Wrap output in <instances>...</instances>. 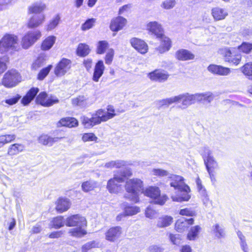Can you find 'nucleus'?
Returning <instances> with one entry per match:
<instances>
[{"label":"nucleus","mask_w":252,"mask_h":252,"mask_svg":"<svg viewBox=\"0 0 252 252\" xmlns=\"http://www.w3.org/2000/svg\"><path fill=\"white\" fill-rule=\"evenodd\" d=\"M82 123L86 128H91L95 125L100 124L102 121L100 117L96 115V112L92 115L90 118L82 116L81 118Z\"/></svg>","instance_id":"2eb2a0df"},{"label":"nucleus","mask_w":252,"mask_h":252,"mask_svg":"<svg viewBox=\"0 0 252 252\" xmlns=\"http://www.w3.org/2000/svg\"><path fill=\"white\" fill-rule=\"evenodd\" d=\"M41 36V33L38 30L28 32L23 37L22 45L24 48L28 49Z\"/></svg>","instance_id":"0eeeda50"},{"label":"nucleus","mask_w":252,"mask_h":252,"mask_svg":"<svg viewBox=\"0 0 252 252\" xmlns=\"http://www.w3.org/2000/svg\"><path fill=\"white\" fill-rule=\"evenodd\" d=\"M96 19L91 18L86 20V21L82 25L81 29L83 31H86L92 28L95 22Z\"/></svg>","instance_id":"3c124183"},{"label":"nucleus","mask_w":252,"mask_h":252,"mask_svg":"<svg viewBox=\"0 0 252 252\" xmlns=\"http://www.w3.org/2000/svg\"><path fill=\"white\" fill-rule=\"evenodd\" d=\"M56 40V37L54 36H50L46 38L41 44V49L43 50H48L50 49L54 44Z\"/></svg>","instance_id":"4c0bfd02"},{"label":"nucleus","mask_w":252,"mask_h":252,"mask_svg":"<svg viewBox=\"0 0 252 252\" xmlns=\"http://www.w3.org/2000/svg\"><path fill=\"white\" fill-rule=\"evenodd\" d=\"M45 8V5L42 3H35L33 4L29 8V12L31 13H35V14H41V12H42L44 8Z\"/></svg>","instance_id":"37998d69"},{"label":"nucleus","mask_w":252,"mask_h":252,"mask_svg":"<svg viewBox=\"0 0 252 252\" xmlns=\"http://www.w3.org/2000/svg\"><path fill=\"white\" fill-rule=\"evenodd\" d=\"M44 21V15L43 14H35L33 15L28 22L29 28L37 27L43 23Z\"/></svg>","instance_id":"bb28decb"},{"label":"nucleus","mask_w":252,"mask_h":252,"mask_svg":"<svg viewBox=\"0 0 252 252\" xmlns=\"http://www.w3.org/2000/svg\"><path fill=\"white\" fill-rule=\"evenodd\" d=\"M173 221V218L170 216H162L158 218L157 222V226L159 228H163L170 225Z\"/></svg>","instance_id":"72a5a7b5"},{"label":"nucleus","mask_w":252,"mask_h":252,"mask_svg":"<svg viewBox=\"0 0 252 252\" xmlns=\"http://www.w3.org/2000/svg\"><path fill=\"white\" fill-rule=\"evenodd\" d=\"M60 17L59 15H57L48 25L47 30L50 31L54 29L59 23Z\"/></svg>","instance_id":"bf43d9fd"},{"label":"nucleus","mask_w":252,"mask_h":252,"mask_svg":"<svg viewBox=\"0 0 252 252\" xmlns=\"http://www.w3.org/2000/svg\"><path fill=\"white\" fill-rule=\"evenodd\" d=\"M105 66L102 61H98L96 63L94 72L93 76V80L95 82H98L100 77L102 75Z\"/></svg>","instance_id":"cd10ccee"},{"label":"nucleus","mask_w":252,"mask_h":252,"mask_svg":"<svg viewBox=\"0 0 252 252\" xmlns=\"http://www.w3.org/2000/svg\"><path fill=\"white\" fill-rule=\"evenodd\" d=\"M37 103L41 104L44 107H49L59 102V100L56 97L51 96L48 97L47 94L45 92L40 93L36 98Z\"/></svg>","instance_id":"9b49d317"},{"label":"nucleus","mask_w":252,"mask_h":252,"mask_svg":"<svg viewBox=\"0 0 252 252\" xmlns=\"http://www.w3.org/2000/svg\"><path fill=\"white\" fill-rule=\"evenodd\" d=\"M130 43L131 45L141 54H144L147 52L148 46L144 41L133 37L130 39Z\"/></svg>","instance_id":"dca6fc26"},{"label":"nucleus","mask_w":252,"mask_h":252,"mask_svg":"<svg viewBox=\"0 0 252 252\" xmlns=\"http://www.w3.org/2000/svg\"><path fill=\"white\" fill-rule=\"evenodd\" d=\"M24 146L22 144H14L12 145L8 149V154L12 156L18 154L24 150Z\"/></svg>","instance_id":"a19ab883"},{"label":"nucleus","mask_w":252,"mask_h":252,"mask_svg":"<svg viewBox=\"0 0 252 252\" xmlns=\"http://www.w3.org/2000/svg\"><path fill=\"white\" fill-rule=\"evenodd\" d=\"M18 38L15 35L6 34L0 41V53H3L9 49H16L18 45Z\"/></svg>","instance_id":"20e7f679"},{"label":"nucleus","mask_w":252,"mask_h":252,"mask_svg":"<svg viewBox=\"0 0 252 252\" xmlns=\"http://www.w3.org/2000/svg\"><path fill=\"white\" fill-rule=\"evenodd\" d=\"M65 225L67 227L79 226L69 229L68 233L71 236L81 238L88 234L85 229L87 226V221L84 217L80 214L68 216L65 220Z\"/></svg>","instance_id":"f03ea898"},{"label":"nucleus","mask_w":252,"mask_h":252,"mask_svg":"<svg viewBox=\"0 0 252 252\" xmlns=\"http://www.w3.org/2000/svg\"><path fill=\"white\" fill-rule=\"evenodd\" d=\"M126 20L121 16H119L112 20L110 24V29L112 31L118 32L125 26Z\"/></svg>","instance_id":"b1692460"},{"label":"nucleus","mask_w":252,"mask_h":252,"mask_svg":"<svg viewBox=\"0 0 252 252\" xmlns=\"http://www.w3.org/2000/svg\"><path fill=\"white\" fill-rule=\"evenodd\" d=\"M203 101H207L208 103H210L214 98L213 94L210 92L203 93Z\"/></svg>","instance_id":"338daca9"},{"label":"nucleus","mask_w":252,"mask_h":252,"mask_svg":"<svg viewBox=\"0 0 252 252\" xmlns=\"http://www.w3.org/2000/svg\"><path fill=\"white\" fill-rule=\"evenodd\" d=\"M52 68V65H49L48 66L42 69L38 74L37 79L40 80H43L48 74Z\"/></svg>","instance_id":"09e8293b"},{"label":"nucleus","mask_w":252,"mask_h":252,"mask_svg":"<svg viewBox=\"0 0 252 252\" xmlns=\"http://www.w3.org/2000/svg\"><path fill=\"white\" fill-rule=\"evenodd\" d=\"M16 138L14 134H6L0 135V148L5 144L11 142Z\"/></svg>","instance_id":"79ce46f5"},{"label":"nucleus","mask_w":252,"mask_h":252,"mask_svg":"<svg viewBox=\"0 0 252 252\" xmlns=\"http://www.w3.org/2000/svg\"><path fill=\"white\" fill-rule=\"evenodd\" d=\"M155 103L158 109L164 105L168 106L174 103H182L181 94H180L178 95H176L170 98L159 100L156 101Z\"/></svg>","instance_id":"412c9836"},{"label":"nucleus","mask_w":252,"mask_h":252,"mask_svg":"<svg viewBox=\"0 0 252 252\" xmlns=\"http://www.w3.org/2000/svg\"><path fill=\"white\" fill-rule=\"evenodd\" d=\"M38 92L39 89L37 88H31L22 99V103L24 105L29 104L34 99Z\"/></svg>","instance_id":"c756f323"},{"label":"nucleus","mask_w":252,"mask_h":252,"mask_svg":"<svg viewBox=\"0 0 252 252\" xmlns=\"http://www.w3.org/2000/svg\"><path fill=\"white\" fill-rule=\"evenodd\" d=\"M61 138H62L59 137L53 138L48 135L43 134L39 137L38 141L40 143H41L44 145L51 146L54 143L58 142V141Z\"/></svg>","instance_id":"473e14b6"},{"label":"nucleus","mask_w":252,"mask_h":252,"mask_svg":"<svg viewBox=\"0 0 252 252\" xmlns=\"http://www.w3.org/2000/svg\"><path fill=\"white\" fill-rule=\"evenodd\" d=\"M170 179V186L175 189H190L189 186L185 182V179L182 176L171 174L169 177Z\"/></svg>","instance_id":"f8f14e48"},{"label":"nucleus","mask_w":252,"mask_h":252,"mask_svg":"<svg viewBox=\"0 0 252 252\" xmlns=\"http://www.w3.org/2000/svg\"><path fill=\"white\" fill-rule=\"evenodd\" d=\"M71 62L70 60L63 58L56 66L54 72L57 76H62L70 70Z\"/></svg>","instance_id":"6e6552de"},{"label":"nucleus","mask_w":252,"mask_h":252,"mask_svg":"<svg viewBox=\"0 0 252 252\" xmlns=\"http://www.w3.org/2000/svg\"><path fill=\"white\" fill-rule=\"evenodd\" d=\"M147 30L155 34L157 38L161 37L163 34V29L160 24L156 21L151 22L147 25Z\"/></svg>","instance_id":"4be33fe9"},{"label":"nucleus","mask_w":252,"mask_h":252,"mask_svg":"<svg viewBox=\"0 0 252 252\" xmlns=\"http://www.w3.org/2000/svg\"><path fill=\"white\" fill-rule=\"evenodd\" d=\"M124 212L126 216H133L140 212V208L137 206L127 205L124 208Z\"/></svg>","instance_id":"58836bf2"},{"label":"nucleus","mask_w":252,"mask_h":252,"mask_svg":"<svg viewBox=\"0 0 252 252\" xmlns=\"http://www.w3.org/2000/svg\"><path fill=\"white\" fill-rule=\"evenodd\" d=\"M204 154L207 158H204V161L210 178L213 181L215 179V170L219 168L218 163L214 158L211 156L212 152L208 148H204Z\"/></svg>","instance_id":"7ed1b4c3"},{"label":"nucleus","mask_w":252,"mask_h":252,"mask_svg":"<svg viewBox=\"0 0 252 252\" xmlns=\"http://www.w3.org/2000/svg\"><path fill=\"white\" fill-rule=\"evenodd\" d=\"M182 109H186L189 106L194 104L195 102H201L203 101V93H198L193 94L189 93L182 94Z\"/></svg>","instance_id":"423d86ee"},{"label":"nucleus","mask_w":252,"mask_h":252,"mask_svg":"<svg viewBox=\"0 0 252 252\" xmlns=\"http://www.w3.org/2000/svg\"><path fill=\"white\" fill-rule=\"evenodd\" d=\"M126 189H142L143 187V182L139 179L133 178L126 182Z\"/></svg>","instance_id":"2f4dec72"},{"label":"nucleus","mask_w":252,"mask_h":252,"mask_svg":"<svg viewBox=\"0 0 252 252\" xmlns=\"http://www.w3.org/2000/svg\"><path fill=\"white\" fill-rule=\"evenodd\" d=\"M156 214V212L151 206H148L145 210L146 217L152 219Z\"/></svg>","instance_id":"0e129e2a"},{"label":"nucleus","mask_w":252,"mask_h":252,"mask_svg":"<svg viewBox=\"0 0 252 252\" xmlns=\"http://www.w3.org/2000/svg\"><path fill=\"white\" fill-rule=\"evenodd\" d=\"M208 70L210 72L220 76L228 75L230 73L229 68L223 67L221 65L210 64L208 67Z\"/></svg>","instance_id":"aec40b11"},{"label":"nucleus","mask_w":252,"mask_h":252,"mask_svg":"<svg viewBox=\"0 0 252 252\" xmlns=\"http://www.w3.org/2000/svg\"><path fill=\"white\" fill-rule=\"evenodd\" d=\"M127 165H129L127 162L123 160H114V167L116 168H120Z\"/></svg>","instance_id":"774afa93"},{"label":"nucleus","mask_w":252,"mask_h":252,"mask_svg":"<svg viewBox=\"0 0 252 252\" xmlns=\"http://www.w3.org/2000/svg\"><path fill=\"white\" fill-rule=\"evenodd\" d=\"M179 214L181 216H186L188 217H193L196 216V212L191 209L186 208L182 209L179 211Z\"/></svg>","instance_id":"13d9d810"},{"label":"nucleus","mask_w":252,"mask_h":252,"mask_svg":"<svg viewBox=\"0 0 252 252\" xmlns=\"http://www.w3.org/2000/svg\"><path fill=\"white\" fill-rule=\"evenodd\" d=\"M64 226V218L63 216L54 217L50 223V228L59 229Z\"/></svg>","instance_id":"c9c22d12"},{"label":"nucleus","mask_w":252,"mask_h":252,"mask_svg":"<svg viewBox=\"0 0 252 252\" xmlns=\"http://www.w3.org/2000/svg\"><path fill=\"white\" fill-rule=\"evenodd\" d=\"M190 190H177L174 194L171 195L173 201L182 202L188 201L191 197L189 194Z\"/></svg>","instance_id":"6ab92c4d"},{"label":"nucleus","mask_w":252,"mask_h":252,"mask_svg":"<svg viewBox=\"0 0 252 252\" xmlns=\"http://www.w3.org/2000/svg\"><path fill=\"white\" fill-rule=\"evenodd\" d=\"M108 43L106 41L102 40L98 42L97 46V53L99 54H103L105 50L108 48Z\"/></svg>","instance_id":"49530a36"},{"label":"nucleus","mask_w":252,"mask_h":252,"mask_svg":"<svg viewBox=\"0 0 252 252\" xmlns=\"http://www.w3.org/2000/svg\"><path fill=\"white\" fill-rule=\"evenodd\" d=\"M164 249L161 246L157 245H153L148 248L149 252H164Z\"/></svg>","instance_id":"e2e57ef3"},{"label":"nucleus","mask_w":252,"mask_h":252,"mask_svg":"<svg viewBox=\"0 0 252 252\" xmlns=\"http://www.w3.org/2000/svg\"><path fill=\"white\" fill-rule=\"evenodd\" d=\"M98 247V244L95 241L88 242L84 244L81 247L82 252H88L92 249Z\"/></svg>","instance_id":"a18cd8bd"},{"label":"nucleus","mask_w":252,"mask_h":252,"mask_svg":"<svg viewBox=\"0 0 252 252\" xmlns=\"http://www.w3.org/2000/svg\"><path fill=\"white\" fill-rule=\"evenodd\" d=\"M252 44L244 42L241 45L238 47V48L237 50H238V53L242 51L245 53H248L252 50Z\"/></svg>","instance_id":"8fccbe9b"},{"label":"nucleus","mask_w":252,"mask_h":252,"mask_svg":"<svg viewBox=\"0 0 252 252\" xmlns=\"http://www.w3.org/2000/svg\"><path fill=\"white\" fill-rule=\"evenodd\" d=\"M73 105L84 108L89 106L91 103L89 102V98L87 95H79L72 99Z\"/></svg>","instance_id":"393cba45"},{"label":"nucleus","mask_w":252,"mask_h":252,"mask_svg":"<svg viewBox=\"0 0 252 252\" xmlns=\"http://www.w3.org/2000/svg\"><path fill=\"white\" fill-rule=\"evenodd\" d=\"M21 97V96L18 94L14 96H9L5 99V102L9 105H13L17 103Z\"/></svg>","instance_id":"6e6d98bb"},{"label":"nucleus","mask_w":252,"mask_h":252,"mask_svg":"<svg viewBox=\"0 0 252 252\" xmlns=\"http://www.w3.org/2000/svg\"><path fill=\"white\" fill-rule=\"evenodd\" d=\"M122 234L121 226H116L110 227L105 233V239L110 242L116 241Z\"/></svg>","instance_id":"9d476101"},{"label":"nucleus","mask_w":252,"mask_h":252,"mask_svg":"<svg viewBox=\"0 0 252 252\" xmlns=\"http://www.w3.org/2000/svg\"><path fill=\"white\" fill-rule=\"evenodd\" d=\"M214 233L215 234V236L220 238L223 236V230L221 229V227L220 226L219 224H216L214 226Z\"/></svg>","instance_id":"680f3d73"},{"label":"nucleus","mask_w":252,"mask_h":252,"mask_svg":"<svg viewBox=\"0 0 252 252\" xmlns=\"http://www.w3.org/2000/svg\"><path fill=\"white\" fill-rule=\"evenodd\" d=\"M148 76L152 81L163 82L167 80L169 74L163 70L156 69L148 73Z\"/></svg>","instance_id":"f3484780"},{"label":"nucleus","mask_w":252,"mask_h":252,"mask_svg":"<svg viewBox=\"0 0 252 252\" xmlns=\"http://www.w3.org/2000/svg\"><path fill=\"white\" fill-rule=\"evenodd\" d=\"M140 191L149 197L151 199V203L155 204L163 205L168 199L167 195L160 194V190H127L125 197L131 202L137 203Z\"/></svg>","instance_id":"f257e3e1"},{"label":"nucleus","mask_w":252,"mask_h":252,"mask_svg":"<svg viewBox=\"0 0 252 252\" xmlns=\"http://www.w3.org/2000/svg\"><path fill=\"white\" fill-rule=\"evenodd\" d=\"M158 38L160 39L161 44L158 47L156 48V50L160 54L169 50L171 46L170 39L165 36L164 34L161 37H158Z\"/></svg>","instance_id":"a878e982"},{"label":"nucleus","mask_w":252,"mask_h":252,"mask_svg":"<svg viewBox=\"0 0 252 252\" xmlns=\"http://www.w3.org/2000/svg\"><path fill=\"white\" fill-rule=\"evenodd\" d=\"M224 61L234 64L237 65L239 63L241 56L238 53V50L235 48L226 49L224 53Z\"/></svg>","instance_id":"1a4fd4ad"},{"label":"nucleus","mask_w":252,"mask_h":252,"mask_svg":"<svg viewBox=\"0 0 252 252\" xmlns=\"http://www.w3.org/2000/svg\"><path fill=\"white\" fill-rule=\"evenodd\" d=\"M97 183L94 181L89 180L85 182L82 184V189H90L91 188H98Z\"/></svg>","instance_id":"603ef678"},{"label":"nucleus","mask_w":252,"mask_h":252,"mask_svg":"<svg viewBox=\"0 0 252 252\" xmlns=\"http://www.w3.org/2000/svg\"><path fill=\"white\" fill-rule=\"evenodd\" d=\"M55 210L58 213L67 211L71 207V203L69 199L60 197L55 202Z\"/></svg>","instance_id":"4468645a"},{"label":"nucleus","mask_w":252,"mask_h":252,"mask_svg":"<svg viewBox=\"0 0 252 252\" xmlns=\"http://www.w3.org/2000/svg\"><path fill=\"white\" fill-rule=\"evenodd\" d=\"M96 115L100 117L102 122H104L113 118L116 114L113 107L111 105H108L107 111L102 109H99L96 111Z\"/></svg>","instance_id":"a211bd4d"},{"label":"nucleus","mask_w":252,"mask_h":252,"mask_svg":"<svg viewBox=\"0 0 252 252\" xmlns=\"http://www.w3.org/2000/svg\"><path fill=\"white\" fill-rule=\"evenodd\" d=\"M193 218H182L178 219L175 222L174 228L178 232L182 233L186 230L190 225L194 223Z\"/></svg>","instance_id":"ddd939ff"},{"label":"nucleus","mask_w":252,"mask_h":252,"mask_svg":"<svg viewBox=\"0 0 252 252\" xmlns=\"http://www.w3.org/2000/svg\"><path fill=\"white\" fill-rule=\"evenodd\" d=\"M124 182L123 177H119L116 174L114 177L110 179L107 183V189H116L119 187V184Z\"/></svg>","instance_id":"f704fd0d"},{"label":"nucleus","mask_w":252,"mask_h":252,"mask_svg":"<svg viewBox=\"0 0 252 252\" xmlns=\"http://www.w3.org/2000/svg\"><path fill=\"white\" fill-rule=\"evenodd\" d=\"M114 54V51L113 49H110L107 53L105 58V62L106 64H110L111 63L113 59Z\"/></svg>","instance_id":"052dcab7"},{"label":"nucleus","mask_w":252,"mask_h":252,"mask_svg":"<svg viewBox=\"0 0 252 252\" xmlns=\"http://www.w3.org/2000/svg\"><path fill=\"white\" fill-rule=\"evenodd\" d=\"M242 72L248 77V78L252 80V63H247L242 67Z\"/></svg>","instance_id":"c03bdc74"},{"label":"nucleus","mask_w":252,"mask_h":252,"mask_svg":"<svg viewBox=\"0 0 252 252\" xmlns=\"http://www.w3.org/2000/svg\"><path fill=\"white\" fill-rule=\"evenodd\" d=\"M21 77L19 73L15 70H10L7 72L3 77L2 85L7 88L15 86L20 82Z\"/></svg>","instance_id":"39448f33"},{"label":"nucleus","mask_w":252,"mask_h":252,"mask_svg":"<svg viewBox=\"0 0 252 252\" xmlns=\"http://www.w3.org/2000/svg\"><path fill=\"white\" fill-rule=\"evenodd\" d=\"M168 237L170 241L173 245H177L179 244L182 240L181 236L179 234L170 233Z\"/></svg>","instance_id":"864d4df0"},{"label":"nucleus","mask_w":252,"mask_h":252,"mask_svg":"<svg viewBox=\"0 0 252 252\" xmlns=\"http://www.w3.org/2000/svg\"><path fill=\"white\" fill-rule=\"evenodd\" d=\"M82 139L85 142L96 141L97 137L93 133H87L83 134Z\"/></svg>","instance_id":"5fc2aeb1"},{"label":"nucleus","mask_w":252,"mask_h":252,"mask_svg":"<svg viewBox=\"0 0 252 252\" xmlns=\"http://www.w3.org/2000/svg\"><path fill=\"white\" fill-rule=\"evenodd\" d=\"M175 58L182 61H186L193 60L194 58V55L189 51L186 49H180L175 53Z\"/></svg>","instance_id":"5701e85b"},{"label":"nucleus","mask_w":252,"mask_h":252,"mask_svg":"<svg viewBox=\"0 0 252 252\" xmlns=\"http://www.w3.org/2000/svg\"><path fill=\"white\" fill-rule=\"evenodd\" d=\"M211 14L216 21L223 20L228 15V13L225 9L219 7L212 8Z\"/></svg>","instance_id":"c85d7f7f"},{"label":"nucleus","mask_w":252,"mask_h":252,"mask_svg":"<svg viewBox=\"0 0 252 252\" xmlns=\"http://www.w3.org/2000/svg\"><path fill=\"white\" fill-rule=\"evenodd\" d=\"M152 174L154 176H156L159 177H164L166 176H170L171 174L169 173L164 169H153L152 171Z\"/></svg>","instance_id":"de8ad7c7"},{"label":"nucleus","mask_w":252,"mask_h":252,"mask_svg":"<svg viewBox=\"0 0 252 252\" xmlns=\"http://www.w3.org/2000/svg\"><path fill=\"white\" fill-rule=\"evenodd\" d=\"M201 229V227L198 225L192 226L187 234V239L189 241L196 240L198 237Z\"/></svg>","instance_id":"7c9ffc66"},{"label":"nucleus","mask_w":252,"mask_h":252,"mask_svg":"<svg viewBox=\"0 0 252 252\" xmlns=\"http://www.w3.org/2000/svg\"><path fill=\"white\" fill-rule=\"evenodd\" d=\"M175 4V0H165L161 4V7L165 9H170L173 8Z\"/></svg>","instance_id":"4d7b16f0"},{"label":"nucleus","mask_w":252,"mask_h":252,"mask_svg":"<svg viewBox=\"0 0 252 252\" xmlns=\"http://www.w3.org/2000/svg\"><path fill=\"white\" fill-rule=\"evenodd\" d=\"M90 51V50L88 45L83 43H80L78 45L77 52L79 56H86L89 54Z\"/></svg>","instance_id":"ea45409f"},{"label":"nucleus","mask_w":252,"mask_h":252,"mask_svg":"<svg viewBox=\"0 0 252 252\" xmlns=\"http://www.w3.org/2000/svg\"><path fill=\"white\" fill-rule=\"evenodd\" d=\"M63 232L62 230H59L51 232L49 235V238L51 239L59 238L62 236Z\"/></svg>","instance_id":"69168bd1"},{"label":"nucleus","mask_w":252,"mask_h":252,"mask_svg":"<svg viewBox=\"0 0 252 252\" xmlns=\"http://www.w3.org/2000/svg\"><path fill=\"white\" fill-rule=\"evenodd\" d=\"M59 125L61 126L72 127L78 125V121L74 118H65L61 119L59 122Z\"/></svg>","instance_id":"e433bc0d"}]
</instances>
